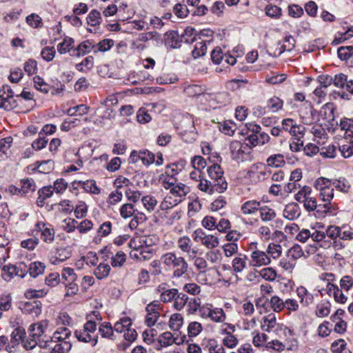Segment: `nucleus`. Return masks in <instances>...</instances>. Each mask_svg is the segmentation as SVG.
I'll use <instances>...</instances> for the list:
<instances>
[{
	"label": "nucleus",
	"instance_id": "obj_32",
	"mask_svg": "<svg viewBox=\"0 0 353 353\" xmlns=\"http://www.w3.org/2000/svg\"><path fill=\"white\" fill-rule=\"evenodd\" d=\"M91 50L94 52V45H93L89 40H86L80 43L78 47L74 50L72 55H76L77 57L83 56Z\"/></svg>",
	"mask_w": 353,
	"mask_h": 353
},
{
	"label": "nucleus",
	"instance_id": "obj_64",
	"mask_svg": "<svg viewBox=\"0 0 353 353\" xmlns=\"http://www.w3.org/2000/svg\"><path fill=\"white\" fill-rule=\"evenodd\" d=\"M219 241L217 237L211 234H205L203 245L208 249H213L219 245Z\"/></svg>",
	"mask_w": 353,
	"mask_h": 353
},
{
	"label": "nucleus",
	"instance_id": "obj_27",
	"mask_svg": "<svg viewBox=\"0 0 353 353\" xmlns=\"http://www.w3.org/2000/svg\"><path fill=\"white\" fill-rule=\"evenodd\" d=\"M208 97L210 98L211 105H214L215 104L219 105H225L229 103L230 100V95L228 92H220L213 94H208Z\"/></svg>",
	"mask_w": 353,
	"mask_h": 353
},
{
	"label": "nucleus",
	"instance_id": "obj_37",
	"mask_svg": "<svg viewBox=\"0 0 353 353\" xmlns=\"http://www.w3.org/2000/svg\"><path fill=\"white\" fill-rule=\"evenodd\" d=\"M297 294L301 299V303L305 306L313 302L314 296L312 294L310 293L304 287L301 286L297 288Z\"/></svg>",
	"mask_w": 353,
	"mask_h": 353
},
{
	"label": "nucleus",
	"instance_id": "obj_57",
	"mask_svg": "<svg viewBox=\"0 0 353 353\" xmlns=\"http://www.w3.org/2000/svg\"><path fill=\"white\" fill-rule=\"evenodd\" d=\"M260 277L266 281H272L276 278V272L272 268H265L259 272Z\"/></svg>",
	"mask_w": 353,
	"mask_h": 353
},
{
	"label": "nucleus",
	"instance_id": "obj_16",
	"mask_svg": "<svg viewBox=\"0 0 353 353\" xmlns=\"http://www.w3.org/2000/svg\"><path fill=\"white\" fill-rule=\"evenodd\" d=\"M35 228L41 232V239L43 242L51 244L55 239V231L52 225L44 222H38Z\"/></svg>",
	"mask_w": 353,
	"mask_h": 353
},
{
	"label": "nucleus",
	"instance_id": "obj_52",
	"mask_svg": "<svg viewBox=\"0 0 353 353\" xmlns=\"http://www.w3.org/2000/svg\"><path fill=\"white\" fill-rule=\"evenodd\" d=\"M141 202L144 208L149 212H152L157 205V199L151 195H146L143 196L141 198Z\"/></svg>",
	"mask_w": 353,
	"mask_h": 353
},
{
	"label": "nucleus",
	"instance_id": "obj_44",
	"mask_svg": "<svg viewBox=\"0 0 353 353\" xmlns=\"http://www.w3.org/2000/svg\"><path fill=\"white\" fill-rule=\"evenodd\" d=\"M265 252L270 258L272 257L274 259H278L282 253L281 245L277 243H270Z\"/></svg>",
	"mask_w": 353,
	"mask_h": 353
},
{
	"label": "nucleus",
	"instance_id": "obj_21",
	"mask_svg": "<svg viewBox=\"0 0 353 353\" xmlns=\"http://www.w3.org/2000/svg\"><path fill=\"white\" fill-rule=\"evenodd\" d=\"M301 215L299 205L296 203H290L285 205L283 216L288 220H294Z\"/></svg>",
	"mask_w": 353,
	"mask_h": 353
},
{
	"label": "nucleus",
	"instance_id": "obj_7",
	"mask_svg": "<svg viewBox=\"0 0 353 353\" xmlns=\"http://www.w3.org/2000/svg\"><path fill=\"white\" fill-rule=\"evenodd\" d=\"M97 324L93 321H87L82 329L76 330L74 335L79 341L90 343L95 346L98 342V334L96 333Z\"/></svg>",
	"mask_w": 353,
	"mask_h": 353
},
{
	"label": "nucleus",
	"instance_id": "obj_51",
	"mask_svg": "<svg viewBox=\"0 0 353 353\" xmlns=\"http://www.w3.org/2000/svg\"><path fill=\"white\" fill-rule=\"evenodd\" d=\"M210 319L216 323H223L226 319V315L223 309L214 307L212 310Z\"/></svg>",
	"mask_w": 353,
	"mask_h": 353
},
{
	"label": "nucleus",
	"instance_id": "obj_60",
	"mask_svg": "<svg viewBox=\"0 0 353 353\" xmlns=\"http://www.w3.org/2000/svg\"><path fill=\"white\" fill-rule=\"evenodd\" d=\"M114 45V41L110 39H105L94 45V53L98 52H105L111 48Z\"/></svg>",
	"mask_w": 353,
	"mask_h": 353
},
{
	"label": "nucleus",
	"instance_id": "obj_26",
	"mask_svg": "<svg viewBox=\"0 0 353 353\" xmlns=\"http://www.w3.org/2000/svg\"><path fill=\"white\" fill-rule=\"evenodd\" d=\"M26 269L27 273L28 272L32 277L35 278L44 272L46 265L40 261H34L30 263L29 265L26 264Z\"/></svg>",
	"mask_w": 353,
	"mask_h": 353
},
{
	"label": "nucleus",
	"instance_id": "obj_13",
	"mask_svg": "<svg viewBox=\"0 0 353 353\" xmlns=\"http://www.w3.org/2000/svg\"><path fill=\"white\" fill-rule=\"evenodd\" d=\"M248 143H243L239 141H232L230 144V151L233 160L243 161L249 152Z\"/></svg>",
	"mask_w": 353,
	"mask_h": 353
},
{
	"label": "nucleus",
	"instance_id": "obj_62",
	"mask_svg": "<svg viewBox=\"0 0 353 353\" xmlns=\"http://www.w3.org/2000/svg\"><path fill=\"white\" fill-rule=\"evenodd\" d=\"M330 312V303L329 301L321 303L317 305L316 314L317 316L323 318L327 316Z\"/></svg>",
	"mask_w": 353,
	"mask_h": 353
},
{
	"label": "nucleus",
	"instance_id": "obj_23",
	"mask_svg": "<svg viewBox=\"0 0 353 353\" xmlns=\"http://www.w3.org/2000/svg\"><path fill=\"white\" fill-rule=\"evenodd\" d=\"M246 140L248 141V144H250L251 146L254 147L258 145H264L265 143H268L270 140V137L265 132L252 134L247 137Z\"/></svg>",
	"mask_w": 353,
	"mask_h": 353
},
{
	"label": "nucleus",
	"instance_id": "obj_30",
	"mask_svg": "<svg viewBox=\"0 0 353 353\" xmlns=\"http://www.w3.org/2000/svg\"><path fill=\"white\" fill-rule=\"evenodd\" d=\"M53 192L52 186H46L39 190L37 200V205L43 207L45 204V201L52 196Z\"/></svg>",
	"mask_w": 353,
	"mask_h": 353
},
{
	"label": "nucleus",
	"instance_id": "obj_18",
	"mask_svg": "<svg viewBox=\"0 0 353 353\" xmlns=\"http://www.w3.org/2000/svg\"><path fill=\"white\" fill-rule=\"evenodd\" d=\"M319 86L314 90V94L320 99H324L329 93L331 77L329 75H320L318 79Z\"/></svg>",
	"mask_w": 353,
	"mask_h": 353
},
{
	"label": "nucleus",
	"instance_id": "obj_11",
	"mask_svg": "<svg viewBox=\"0 0 353 353\" xmlns=\"http://www.w3.org/2000/svg\"><path fill=\"white\" fill-rule=\"evenodd\" d=\"M315 188L319 192L322 202L331 205V179L326 177H319L315 181Z\"/></svg>",
	"mask_w": 353,
	"mask_h": 353
},
{
	"label": "nucleus",
	"instance_id": "obj_54",
	"mask_svg": "<svg viewBox=\"0 0 353 353\" xmlns=\"http://www.w3.org/2000/svg\"><path fill=\"white\" fill-rule=\"evenodd\" d=\"M120 215L122 218L126 219L133 216L135 212L134 207L132 203H124L119 210Z\"/></svg>",
	"mask_w": 353,
	"mask_h": 353
},
{
	"label": "nucleus",
	"instance_id": "obj_22",
	"mask_svg": "<svg viewBox=\"0 0 353 353\" xmlns=\"http://www.w3.org/2000/svg\"><path fill=\"white\" fill-rule=\"evenodd\" d=\"M261 203L256 200H249L244 202L241 207V211L244 215L254 214L259 211Z\"/></svg>",
	"mask_w": 353,
	"mask_h": 353
},
{
	"label": "nucleus",
	"instance_id": "obj_8",
	"mask_svg": "<svg viewBox=\"0 0 353 353\" xmlns=\"http://www.w3.org/2000/svg\"><path fill=\"white\" fill-rule=\"evenodd\" d=\"M250 259L249 265L254 268L265 266L271 263L270 257L264 251L257 248V243H251L249 247Z\"/></svg>",
	"mask_w": 353,
	"mask_h": 353
},
{
	"label": "nucleus",
	"instance_id": "obj_61",
	"mask_svg": "<svg viewBox=\"0 0 353 353\" xmlns=\"http://www.w3.org/2000/svg\"><path fill=\"white\" fill-rule=\"evenodd\" d=\"M311 188L307 185L303 186L299 192L295 194L294 199L296 201L302 203L308 197L311 196Z\"/></svg>",
	"mask_w": 353,
	"mask_h": 353
},
{
	"label": "nucleus",
	"instance_id": "obj_59",
	"mask_svg": "<svg viewBox=\"0 0 353 353\" xmlns=\"http://www.w3.org/2000/svg\"><path fill=\"white\" fill-rule=\"evenodd\" d=\"M34 87L37 90L47 94L50 91L49 85L45 82L43 78L39 76H35L33 79Z\"/></svg>",
	"mask_w": 353,
	"mask_h": 353
},
{
	"label": "nucleus",
	"instance_id": "obj_4",
	"mask_svg": "<svg viewBox=\"0 0 353 353\" xmlns=\"http://www.w3.org/2000/svg\"><path fill=\"white\" fill-rule=\"evenodd\" d=\"M163 264L169 269L173 270L174 277H181L188 270V264L182 256H177L173 252H168L161 256Z\"/></svg>",
	"mask_w": 353,
	"mask_h": 353
},
{
	"label": "nucleus",
	"instance_id": "obj_58",
	"mask_svg": "<svg viewBox=\"0 0 353 353\" xmlns=\"http://www.w3.org/2000/svg\"><path fill=\"white\" fill-rule=\"evenodd\" d=\"M184 92L189 97H195L203 94V88L196 84L188 85L184 88Z\"/></svg>",
	"mask_w": 353,
	"mask_h": 353
},
{
	"label": "nucleus",
	"instance_id": "obj_31",
	"mask_svg": "<svg viewBox=\"0 0 353 353\" xmlns=\"http://www.w3.org/2000/svg\"><path fill=\"white\" fill-rule=\"evenodd\" d=\"M259 212L260 218L261 221L264 222L272 221L276 216L274 210L268 205H261Z\"/></svg>",
	"mask_w": 353,
	"mask_h": 353
},
{
	"label": "nucleus",
	"instance_id": "obj_41",
	"mask_svg": "<svg viewBox=\"0 0 353 353\" xmlns=\"http://www.w3.org/2000/svg\"><path fill=\"white\" fill-rule=\"evenodd\" d=\"M74 183L81 185L82 188L88 192L98 194L100 193V189L97 186L96 182L94 180H87L85 181H78Z\"/></svg>",
	"mask_w": 353,
	"mask_h": 353
},
{
	"label": "nucleus",
	"instance_id": "obj_35",
	"mask_svg": "<svg viewBox=\"0 0 353 353\" xmlns=\"http://www.w3.org/2000/svg\"><path fill=\"white\" fill-rule=\"evenodd\" d=\"M178 339L174 337V335L170 332H165L160 334L158 341L161 346L167 347L174 343L179 344L180 342L177 341Z\"/></svg>",
	"mask_w": 353,
	"mask_h": 353
},
{
	"label": "nucleus",
	"instance_id": "obj_48",
	"mask_svg": "<svg viewBox=\"0 0 353 353\" xmlns=\"http://www.w3.org/2000/svg\"><path fill=\"white\" fill-rule=\"evenodd\" d=\"M131 319L129 317L121 318L114 325V330L117 332H123L131 326Z\"/></svg>",
	"mask_w": 353,
	"mask_h": 353
},
{
	"label": "nucleus",
	"instance_id": "obj_34",
	"mask_svg": "<svg viewBox=\"0 0 353 353\" xmlns=\"http://www.w3.org/2000/svg\"><path fill=\"white\" fill-rule=\"evenodd\" d=\"M23 310L34 316H38L41 313V303L37 301L26 303Z\"/></svg>",
	"mask_w": 353,
	"mask_h": 353
},
{
	"label": "nucleus",
	"instance_id": "obj_36",
	"mask_svg": "<svg viewBox=\"0 0 353 353\" xmlns=\"http://www.w3.org/2000/svg\"><path fill=\"white\" fill-rule=\"evenodd\" d=\"M111 268L108 264L101 263L93 271L94 275L99 280L105 279L108 276Z\"/></svg>",
	"mask_w": 353,
	"mask_h": 353
},
{
	"label": "nucleus",
	"instance_id": "obj_40",
	"mask_svg": "<svg viewBox=\"0 0 353 353\" xmlns=\"http://www.w3.org/2000/svg\"><path fill=\"white\" fill-rule=\"evenodd\" d=\"M114 328L110 323L104 322L99 327V332L103 338H106L110 340H115V336L113 332Z\"/></svg>",
	"mask_w": 353,
	"mask_h": 353
},
{
	"label": "nucleus",
	"instance_id": "obj_17",
	"mask_svg": "<svg viewBox=\"0 0 353 353\" xmlns=\"http://www.w3.org/2000/svg\"><path fill=\"white\" fill-rule=\"evenodd\" d=\"M208 173L212 181H213L216 185L221 184V182L223 181L224 191L227 189L228 183L223 177V172L219 165L213 164L209 167L208 169Z\"/></svg>",
	"mask_w": 353,
	"mask_h": 353
},
{
	"label": "nucleus",
	"instance_id": "obj_2",
	"mask_svg": "<svg viewBox=\"0 0 353 353\" xmlns=\"http://www.w3.org/2000/svg\"><path fill=\"white\" fill-rule=\"evenodd\" d=\"M331 225L327 226L326 232L319 231L314 229H303L296 236L298 241L305 243L311 238L314 241L319 243L320 247L328 249L331 247V233L328 231Z\"/></svg>",
	"mask_w": 353,
	"mask_h": 353
},
{
	"label": "nucleus",
	"instance_id": "obj_12",
	"mask_svg": "<svg viewBox=\"0 0 353 353\" xmlns=\"http://www.w3.org/2000/svg\"><path fill=\"white\" fill-rule=\"evenodd\" d=\"M26 263L21 262L16 265H4L2 268V277L5 281H10L14 276L23 278L27 274Z\"/></svg>",
	"mask_w": 353,
	"mask_h": 353
},
{
	"label": "nucleus",
	"instance_id": "obj_56",
	"mask_svg": "<svg viewBox=\"0 0 353 353\" xmlns=\"http://www.w3.org/2000/svg\"><path fill=\"white\" fill-rule=\"evenodd\" d=\"M61 278L65 281V284H70L77 279V275L72 268H65L63 270Z\"/></svg>",
	"mask_w": 353,
	"mask_h": 353
},
{
	"label": "nucleus",
	"instance_id": "obj_39",
	"mask_svg": "<svg viewBox=\"0 0 353 353\" xmlns=\"http://www.w3.org/2000/svg\"><path fill=\"white\" fill-rule=\"evenodd\" d=\"M266 162L267 165L272 168H281L285 163L284 156L281 154H276L270 156L267 159Z\"/></svg>",
	"mask_w": 353,
	"mask_h": 353
},
{
	"label": "nucleus",
	"instance_id": "obj_33",
	"mask_svg": "<svg viewBox=\"0 0 353 353\" xmlns=\"http://www.w3.org/2000/svg\"><path fill=\"white\" fill-rule=\"evenodd\" d=\"M261 324V329L265 332H271L277 325L276 316L274 314H269L264 316Z\"/></svg>",
	"mask_w": 353,
	"mask_h": 353
},
{
	"label": "nucleus",
	"instance_id": "obj_29",
	"mask_svg": "<svg viewBox=\"0 0 353 353\" xmlns=\"http://www.w3.org/2000/svg\"><path fill=\"white\" fill-rule=\"evenodd\" d=\"M331 276V274L324 273L321 275L319 283V292L322 296L325 294L330 295L331 292V283L328 277Z\"/></svg>",
	"mask_w": 353,
	"mask_h": 353
},
{
	"label": "nucleus",
	"instance_id": "obj_20",
	"mask_svg": "<svg viewBox=\"0 0 353 353\" xmlns=\"http://www.w3.org/2000/svg\"><path fill=\"white\" fill-rule=\"evenodd\" d=\"M192 245L191 239L187 236L180 237L177 241V246L182 252L188 254L190 257H194L197 251L192 249Z\"/></svg>",
	"mask_w": 353,
	"mask_h": 353
},
{
	"label": "nucleus",
	"instance_id": "obj_45",
	"mask_svg": "<svg viewBox=\"0 0 353 353\" xmlns=\"http://www.w3.org/2000/svg\"><path fill=\"white\" fill-rule=\"evenodd\" d=\"M205 347L209 353H225L223 345L218 343L214 339H210L207 341Z\"/></svg>",
	"mask_w": 353,
	"mask_h": 353
},
{
	"label": "nucleus",
	"instance_id": "obj_55",
	"mask_svg": "<svg viewBox=\"0 0 353 353\" xmlns=\"http://www.w3.org/2000/svg\"><path fill=\"white\" fill-rule=\"evenodd\" d=\"M125 261V254L122 251H119L111 258V264L114 268H121L123 265Z\"/></svg>",
	"mask_w": 353,
	"mask_h": 353
},
{
	"label": "nucleus",
	"instance_id": "obj_3",
	"mask_svg": "<svg viewBox=\"0 0 353 353\" xmlns=\"http://www.w3.org/2000/svg\"><path fill=\"white\" fill-rule=\"evenodd\" d=\"M332 159L334 157L336 148H338L343 157L347 159L353 156V132H342L333 137Z\"/></svg>",
	"mask_w": 353,
	"mask_h": 353
},
{
	"label": "nucleus",
	"instance_id": "obj_43",
	"mask_svg": "<svg viewBox=\"0 0 353 353\" xmlns=\"http://www.w3.org/2000/svg\"><path fill=\"white\" fill-rule=\"evenodd\" d=\"M74 39L70 37L64 38L61 43L57 46V50L60 54L70 52L73 48Z\"/></svg>",
	"mask_w": 353,
	"mask_h": 353
},
{
	"label": "nucleus",
	"instance_id": "obj_6",
	"mask_svg": "<svg viewBox=\"0 0 353 353\" xmlns=\"http://www.w3.org/2000/svg\"><path fill=\"white\" fill-rule=\"evenodd\" d=\"M332 247L335 249H341L345 245L342 241H350L353 239V230L348 225L343 224L341 226L332 225Z\"/></svg>",
	"mask_w": 353,
	"mask_h": 353
},
{
	"label": "nucleus",
	"instance_id": "obj_5",
	"mask_svg": "<svg viewBox=\"0 0 353 353\" xmlns=\"http://www.w3.org/2000/svg\"><path fill=\"white\" fill-rule=\"evenodd\" d=\"M332 84L341 90H332V96L336 98V96L344 100H350V94H353V81H347V75L339 73L334 75L332 79Z\"/></svg>",
	"mask_w": 353,
	"mask_h": 353
},
{
	"label": "nucleus",
	"instance_id": "obj_49",
	"mask_svg": "<svg viewBox=\"0 0 353 353\" xmlns=\"http://www.w3.org/2000/svg\"><path fill=\"white\" fill-rule=\"evenodd\" d=\"M296 41L291 35H288L284 38L283 43L281 45L279 54H281L284 51H292L295 47Z\"/></svg>",
	"mask_w": 353,
	"mask_h": 353
},
{
	"label": "nucleus",
	"instance_id": "obj_9",
	"mask_svg": "<svg viewBox=\"0 0 353 353\" xmlns=\"http://www.w3.org/2000/svg\"><path fill=\"white\" fill-rule=\"evenodd\" d=\"M48 323L46 321H41L37 323L30 325L28 332H30V337L34 338L40 341V347L48 348L47 343L50 342V336H48L45 332L48 327Z\"/></svg>",
	"mask_w": 353,
	"mask_h": 353
},
{
	"label": "nucleus",
	"instance_id": "obj_53",
	"mask_svg": "<svg viewBox=\"0 0 353 353\" xmlns=\"http://www.w3.org/2000/svg\"><path fill=\"white\" fill-rule=\"evenodd\" d=\"M188 299V298L185 294L179 293L178 292L173 301L174 307L178 311L181 310L187 303Z\"/></svg>",
	"mask_w": 353,
	"mask_h": 353
},
{
	"label": "nucleus",
	"instance_id": "obj_38",
	"mask_svg": "<svg viewBox=\"0 0 353 353\" xmlns=\"http://www.w3.org/2000/svg\"><path fill=\"white\" fill-rule=\"evenodd\" d=\"M332 185L334 186L336 190L343 193L349 192L351 185L349 181L345 177H339L332 180Z\"/></svg>",
	"mask_w": 353,
	"mask_h": 353
},
{
	"label": "nucleus",
	"instance_id": "obj_10",
	"mask_svg": "<svg viewBox=\"0 0 353 353\" xmlns=\"http://www.w3.org/2000/svg\"><path fill=\"white\" fill-rule=\"evenodd\" d=\"M195 30L192 28H187L183 33L181 36V39H179V34L172 31L168 32L166 34L168 39L167 41H168L170 39H172V41L171 43H169L171 47L174 48H176L181 46L180 43L181 42H185V43H192L195 41ZM169 42V41H167Z\"/></svg>",
	"mask_w": 353,
	"mask_h": 353
},
{
	"label": "nucleus",
	"instance_id": "obj_15",
	"mask_svg": "<svg viewBox=\"0 0 353 353\" xmlns=\"http://www.w3.org/2000/svg\"><path fill=\"white\" fill-rule=\"evenodd\" d=\"M302 203H303L304 208L307 212H312L316 210L320 216L327 213L331 209V205L325 203V202L317 205L316 199L312 196L303 200Z\"/></svg>",
	"mask_w": 353,
	"mask_h": 353
},
{
	"label": "nucleus",
	"instance_id": "obj_1",
	"mask_svg": "<svg viewBox=\"0 0 353 353\" xmlns=\"http://www.w3.org/2000/svg\"><path fill=\"white\" fill-rule=\"evenodd\" d=\"M71 335V332L66 327L59 328L50 338V342L47 346L51 350V353H66L72 347L71 343L68 341Z\"/></svg>",
	"mask_w": 353,
	"mask_h": 353
},
{
	"label": "nucleus",
	"instance_id": "obj_25",
	"mask_svg": "<svg viewBox=\"0 0 353 353\" xmlns=\"http://www.w3.org/2000/svg\"><path fill=\"white\" fill-rule=\"evenodd\" d=\"M336 125L338 123H336ZM339 126H336L334 128H332V134L336 135V134H342V132H353L352 130L353 128V118H343L341 119Z\"/></svg>",
	"mask_w": 353,
	"mask_h": 353
},
{
	"label": "nucleus",
	"instance_id": "obj_42",
	"mask_svg": "<svg viewBox=\"0 0 353 353\" xmlns=\"http://www.w3.org/2000/svg\"><path fill=\"white\" fill-rule=\"evenodd\" d=\"M159 182L165 189L169 190L178 183L174 176L165 174L159 176Z\"/></svg>",
	"mask_w": 353,
	"mask_h": 353
},
{
	"label": "nucleus",
	"instance_id": "obj_24",
	"mask_svg": "<svg viewBox=\"0 0 353 353\" xmlns=\"http://www.w3.org/2000/svg\"><path fill=\"white\" fill-rule=\"evenodd\" d=\"M12 141L11 137L0 139V161L8 159L10 156Z\"/></svg>",
	"mask_w": 353,
	"mask_h": 353
},
{
	"label": "nucleus",
	"instance_id": "obj_46",
	"mask_svg": "<svg viewBox=\"0 0 353 353\" xmlns=\"http://www.w3.org/2000/svg\"><path fill=\"white\" fill-rule=\"evenodd\" d=\"M21 194H26L36 190V184L32 179H23L21 180Z\"/></svg>",
	"mask_w": 353,
	"mask_h": 353
},
{
	"label": "nucleus",
	"instance_id": "obj_19",
	"mask_svg": "<svg viewBox=\"0 0 353 353\" xmlns=\"http://www.w3.org/2000/svg\"><path fill=\"white\" fill-rule=\"evenodd\" d=\"M190 192V188L183 183H177L170 190V194L174 197V200L180 203Z\"/></svg>",
	"mask_w": 353,
	"mask_h": 353
},
{
	"label": "nucleus",
	"instance_id": "obj_47",
	"mask_svg": "<svg viewBox=\"0 0 353 353\" xmlns=\"http://www.w3.org/2000/svg\"><path fill=\"white\" fill-rule=\"evenodd\" d=\"M353 46H341L337 50L338 57L342 61H350V56L352 54Z\"/></svg>",
	"mask_w": 353,
	"mask_h": 353
},
{
	"label": "nucleus",
	"instance_id": "obj_50",
	"mask_svg": "<svg viewBox=\"0 0 353 353\" xmlns=\"http://www.w3.org/2000/svg\"><path fill=\"white\" fill-rule=\"evenodd\" d=\"M183 317L180 314H174L170 318L169 326L173 331H178L183 325Z\"/></svg>",
	"mask_w": 353,
	"mask_h": 353
},
{
	"label": "nucleus",
	"instance_id": "obj_63",
	"mask_svg": "<svg viewBox=\"0 0 353 353\" xmlns=\"http://www.w3.org/2000/svg\"><path fill=\"white\" fill-rule=\"evenodd\" d=\"M139 157L142 163L145 165H149L154 162V154L148 150H140Z\"/></svg>",
	"mask_w": 353,
	"mask_h": 353
},
{
	"label": "nucleus",
	"instance_id": "obj_28",
	"mask_svg": "<svg viewBox=\"0 0 353 353\" xmlns=\"http://www.w3.org/2000/svg\"><path fill=\"white\" fill-rule=\"evenodd\" d=\"M247 257L245 255L239 254L233 259L232 268L234 273H241L247 267Z\"/></svg>",
	"mask_w": 353,
	"mask_h": 353
},
{
	"label": "nucleus",
	"instance_id": "obj_14",
	"mask_svg": "<svg viewBox=\"0 0 353 353\" xmlns=\"http://www.w3.org/2000/svg\"><path fill=\"white\" fill-rule=\"evenodd\" d=\"M199 183L197 185V188L201 191L210 195L214 193H222L224 192L223 181L221 182L222 184L216 185L212 181H208L205 179L201 178V175H199Z\"/></svg>",
	"mask_w": 353,
	"mask_h": 353
}]
</instances>
